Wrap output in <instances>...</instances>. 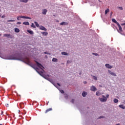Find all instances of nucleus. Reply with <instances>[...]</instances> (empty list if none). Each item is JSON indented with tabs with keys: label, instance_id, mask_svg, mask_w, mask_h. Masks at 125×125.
<instances>
[{
	"label": "nucleus",
	"instance_id": "1",
	"mask_svg": "<svg viewBox=\"0 0 125 125\" xmlns=\"http://www.w3.org/2000/svg\"><path fill=\"white\" fill-rule=\"evenodd\" d=\"M20 18H23V19H29V20H32V18L24 16H18L17 17V20H20Z\"/></svg>",
	"mask_w": 125,
	"mask_h": 125
},
{
	"label": "nucleus",
	"instance_id": "2",
	"mask_svg": "<svg viewBox=\"0 0 125 125\" xmlns=\"http://www.w3.org/2000/svg\"><path fill=\"white\" fill-rule=\"evenodd\" d=\"M103 98H99V100L101 102H106L107 101V98L104 95H103Z\"/></svg>",
	"mask_w": 125,
	"mask_h": 125
},
{
	"label": "nucleus",
	"instance_id": "3",
	"mask_svg": "<svg viewBox=\"0 0 125 125\" xmlns=\"http://www.w3.org/2000/svg\"><path fill=\"white\" fill-rule=\"evenodd\" d=\"M36 63L38 66V67H39V68H40L42 70V71H43V69H42V68H44L43 66H42V64L40 63L39 62H36Z\"/></svg>",
	"mask_w": 125,
	"mask_h": 125
},
{
	"label": "nucleus",
	"instance_id": "4",
	"mask_svg": "<svg viewBox=\"0 0 125 125\" xmlns=\"http://www.w3.org/2000/svg\"><path fill=\"white\" fill-rule=\"evenodd\" d=\"M90 90H91V91H96V90H97V88H96V87H95V86L92 85L90 87Z\"/></svg>",
	"mask_w": 125,
	"mask_h": 125
},
{
	"label": "nucleus",
	"instance_id": "5",
	"mask_svg": "<svg viewBox=\"0 0 125 125\" xmlns=\"http://www.w3.org/2000/svg\"><path fill=\"white\" fill-rule=\"evenodd\" d=\"M108 72L111 76H114V77H117V75H116V73L111 71V70H108Z\"/></svg>",
	"mask_w": 125,
	"mask_h": 125
},
{
	"label": "nucleus",
	"instance_id": "6",
	"mask_svg": "<svg viewBox=\"0 0 125 125\" xmlns=\"http://www.w3.org/2000/svg\"><path fill=\"white\" fill-rule=\"evenodd\" d=\"M105 66L106 67V68H107V69H112V68H113V66H111V65H110L109 64H105Z\"/></svg>",
	"mask_w": 125,
	"mask_h": 125
},
{
	"label": "nucleus",
	"instance_id": "7",
	"mask_svg": "<svg viewBox=\"0 0 125 125\" xmlns=\"http://www.w3.org/2000/svg\"><path fill=\"white\" fill-rule=\"evenodd\" d=\"M25 63L27 64V65H31V62H30V60L28 58H26L25 60Z\"/></svg>",
	"mask_w": 125,
	"mask_h": 125
},
{
	"label": "nucleus",
	"instance_id": "8",
	"mask_svg": "<svg viewBox=\"0 0 125 125\" xmlns=\"http://www.w3.org/2000/svg\"><path fill=\"white\" fill-rule=\"evenodd\" d=\"M3 36L7 37V38H10V39H12V36H11V35L10 34H4Z\"/></svg>",
	"mask_w": 125,
	"mask_h": 125
},
{
	"label": "nucleus",
	"instance_id": "9",
	"mask_svg": "<svg viewBox=\"0 0 125 125\" xmlns=\"http://www.w3.org/2000/svg\"><path fill=\"white\" fill-rule=\"evenodd\" d=\"M47 12V10L46 9H44L42 10V14L45 15Z\"/></svg>",
	"mask_w": 125,
	"mask_h": 125
},
{
	"label": "nucleus",
	"instance_id": "10",
	"mask_svg": "<svg viewBox=\"0 0 125 125\" xmlns=\"http://www.w3.org/2000/svg\"><path fill=\"white\" fill-rule=\"evenodd\" d=\"M40 29V30H42V31H47V29L43 26H41Z\"/></svg>",
	"mask_w": 125,
	"mask_h": 125
},
{
	"label": "nucleus",
	"instance_id": "11",
	"mask_svg": "<svg viewBox=\"0 0 125 125\" xmlns=\"http://www.w3.org/2000/svg\"><path fill=\"white\" fill-rule=\"evenodd\" d=\"M60 24L62 26H65L66 25H68V23H67L66 22H65V21H63V22L60 23Z\"/></svg>",
	"mask_w": 125,
	"mask_h": 125
},
{
	"label": "nucleus",
	"instance_id": "12",
	"mask_svg": "<svg viewBox=\"0 0 125 125\" xmlns=\"http://www.w3.org/2000/svg\"><path fill=\"white\" fill-rule=\"evenodd\" d=\"M117 26H118L119 31H120V32H123V28H122V26H121V25H120V23L117 24Z\"/></svg>",
	"mask_w": 125,
	"mask_h": 125
},
{
	"label": "nucleus",
	"instance_id": "13",
	"mask_svg": "<svg viewBox=\"0 0 125 125\" xmlns=\"http://www.w3.org/2000/svg\"><path fill=\"white\" fill-rule=\"evenodd\" d=\"M20 2H24L25 3H27L28 1H29V0H19Z\"/></svg>",
	"mask_w": 125,
	"mask_h": 125
},
{
	"label": "nucleus",
	"instance_id": "14",
	"mask_svg": "<svg viewBox=\"0 0 125 125\" xmlns=\"http://www.w3.org/2000/svg\"><path fill=\"white\" fill-rule=\"evenodd\" d=\"M112 22H113L114 23H115V24H117V25H118V24H119V22H118V21H116V19H112Z\"/></svg>",
	"mask_w": 125,
	"mask_h": 125
},
{
	"label": "nucleus",
	"instance_id": "15",
	"mask_svg": "<svg viewBox=\"0 0 125 125\" xmlns=\"http://www.w3.org/2000/svg\"><path fill=\"white\" fill-rule=\"evenodd\" d=\"M41 34L43 36H47V35H48V33L47 32H42Z\"/></svg>",
	"mask_w": 125,
	"mask_h": 125
},
{
	"label": "nucleus",
	"instance_id": "16",
	"mask_svg": "<svg viewBox=\"0 0 125 125\" xmlns=\"http://www.w3.org/2000/svg\"><path fill=\"white\" fill-rule=\"evenodd\" d=\"M23 25H26V26H29L30 25V23L28 21H24L23 22Z\"/></svg>",
	"mask_w": 125,
	"mask_h": 125
},
{
	"label": "nucleus",
	"instance_id": "17",
	"mask_svg": "<svg viewBox=\"0 0 125 125\" xmlns=\"http://www.w3.org/2000/svg\"><path fill=\"white\" fill-rule=\"evenodd\" d=\"M49 111H52V108H50L49 109H47L45 111V114H46L47 113H48V112H49Z\"/></svg>",
	"mask_w": 125,
	"mask_h": 125
},
{
	"label": "nucleus",
	"instance_id": "18",
	"mask_svg": "<svg viewBox=\"0 0 125 125\" xmlns=\"http://www.w3.org/2000/svg\"><path fill=\"white\" fill-rule=\"evenodd\" d=\"M27 32L30 34V35H34V32H33V31L27 30Z\"/></svg>",
	"mask_w": 125,
	"mask_h": 125
},
{
	"label": "nucleus",
	"instance_id": "19",
	"mask_svg": "<svg viewBox=\"0 0 125 125\" xmlns=\"http://www.w3.org/2000/svg\"><path fill=\"white\" fill-rule=\"evenodd\" d=\"M87 94V93L85 92H83L82 93V96H83V97H85V96H86V95Z\"/></svg>",
	"mask_w": 125,
	"mask_h": 125
},
{
	"label": "nucleus",
	"instance_id": "20",
	"mask_svg": "<svg viewBox=\"0 0 125 125\" xmlns=\"http://www.w3.org/2000/svg\"><path fill=\"white\" fill-rule=\"evenodd\" d=\"M15 32H16V33H19V32H20V30L16 27L15 28Z\"/></svg>",
	"mask_w": 125,
	"mask_h": 125
},
{
	"label": "nucleus",
	"instance_id": "21",
	"mask_svg": "<svg viewBox=\"0 0 125 125\" xmlns=\"http://www.w3.org/2000/svg\"><path fill=\"white\" fill-rule=\"evenodd\" d=\"M34 23H35L36 27H37L38 28H40V24H39V23H38V22L35 21Z\"/></svg>",
	"mask_w": 125,
	"mask_h": 125
},
{
	"label": "nucleus",
	"instance_id": "22",
	"mask_svg": "<svg viewBox=\"0 0 125 125\" xmlns=\"http://www.w3.org/2000/svg\"><path fill=\"white\" fill-rule=\"evenodd\" d=\"M119 107H120V108H122V109H123V110H125V106H124V105H123V104L119 105Z\"/></svg>",
	"mask_w": 125,
	"mask_h": 125
},
{
	"label": "nucleus",
	"instance_id": "23",
	"mask_svg": "<svg viewBox=\"0 0 125 125\" xmlns=\"http://www.w3.org/2000/svg\"><path fill=\"white\" fill-rule=\"evenodd\" d=\"M52 61L53 62H57V61H58V59L53 58L52 59Z\"/></svg>",
	"mask_w": 125,
	"mask_h": 125
},
{
	"label": "nucleus",
	"instance_id": "24",
	"mask_svg": "<svg viewBox=\"0 0 125 125\" xmlns=\"http://www.w3.org/2000/svg\"><path fill=\"white\" fill-rule=\"evenodd\" d=\"M96 95H97V96H99L101 95V93H100V92H99V91H97L96 93Z\"/></svg>",
	"mask_w": 125,
	"mask_h": 125
},
{
	"label": "nucleus",
	"instance_id": "25",
	"mask_svg": "<svg viewBox=\"0 0 125 125\" xmlns=\"http://www.w3.org/2000/svg\"><path fill=\"white\" fill-rule=\"evenodd\" d=\"M113 101L114 103H118L119 102V100L117 99H114Z\"/></svg>",
	"mask_w": 125,
	"mask_h": 125
},
{
	"label": "nucleus",
	"instance_id": "26",
	"mask_svg": "<svg viewBox=\"0 0 125 125\" xmlns=\"http://www.w3.org/2000/svg\"><path fill=\"white\" fill-rule=\"evenodd\" d=\"M109 11H110V9H107L106 10H105V14H107L108 13V12H109Z\"/></svg>",
	"mask_w": 125,
	"mask_h": 125
},
{
	"label": "nucleus",
	"instance_id": "27",
	"mask_svg": "<svg viewBox=\"0 0 125 125\" xmlns=\"http://www.w3.org/2000/svg\"><path fill=\"white\" fill-rule=\"evenodd\" d=\"M62 55H68V53L65 52H62Z\"/></svg>",
	"mask_w": 125,
	"mask_h": 125
},
{
	"label": "nucleus",
	"instance_id": "28",
	"mask_svg": "<svg viewBox=\"0 0 125 125\" xmlns=\"http://www.w3.org/2000/svg\"><path fill=\"white\" fill-rule=\"evenodd\" d=\"M32 28H36V25L34 24V23H31Z\"/></svg>",
	"mask_w": 125,
	"mask_h": 125
},
{
	"label": "nucleus",
	"instance_id": "29",
	"mask_svg": "<svg viewBox=\"0 0 125 125\" xmlns=\"http://www.w3.org/2000/svg\"><path fill=\"white\" fill-rule=\"evenodd\" d=\"M7 22H15V20H8Z\"/></svg>",
	"mask_w": 125,
	"mask_h": 125
},
{
	"label": "nucleus",
	"instance_id": "30",
	"mask_svg": "<svg viewBox=\"0 0 125 125\" xmlns=\"http://www.w3.org/2000/svg\"><path fill=\"white\" fill-rule=\"evenodd\" d=\"M93 80H95V81H97V77L95 76H93Z\"/></svg>",
	"mask_w": 125,
	"mask_h": 125
},
{
	"label": "nucleus",
	"instance_id": "31",
	"mask_svg": "<svg viewBox=\"0 0 125 125\" xmlns=\"http://www.w3.org/2000/svg\"><path fill=\"white\" fill-rule=\"evenodd\" d=\"M93 55H95V56H98V54L96 53H92Z\"/></svg>",
	"mask_w": 125,
	"mask_h": 125
},
{
	"label": "nucleus",
	"instance_id": "32",
	"mask_svg": "<svg viewBox=\"0 0 125 125\" xmlns=\"http://www.w3.org/2000/svg\"><path fill=\"white\" fill-rule=\"evenodd\" d=\"M35 70L37 71V72H38V73H39V74H41V73H40L39 72V68H35Z\"/></svg>",
	"mask_w": 125,
	"mask_h": 125
},
{
	"label": "nucleus",
	"instance_id": "33",
	"mask_svg": "<svg viewBox=\"0 0 125 125\" xmlns=\"http://www.w3.org/2000/svg\"><path fill=\"white\" fill-rule=\"evenodd\" d=\"M118 8L120 9V10H123V7H118Z\"/></svg>",
	"mask_w": 125,
	"mask_h": 125
},
{
	"label": "nucleus",
	"instance_id": "34",
	"mask_svg": "<svg viewBox=\"0 0 125 125\" xmlns=\"http://www.w3.org/2000/svg\"><path fill=\"white\" fill-rule=\"evenodd\" d=\"M71 103H74V102H75V100L74 99L71 100Z\"/></svg>",
	"mask_w": 125,
	"mask_h": 125
},
{
	"label": "nucleus",
	"instance_id": "35",
	"mask_svg": "<svg viewBox=\"0 0 125 125\" xmlns=\"http://www.w3.org/2000/svg\"><path fill=\"white\" fill-rule=\"evenodd\" d=\"M121 26H125V22L121 24Z\"/></svg>",
	"mask_w": 125,
	"mask_h": 125
},
{
	"label": "nucleus",
	"instance_id": "36",
	"mask_svg": "<svg viewBox=\"0 0 125 125\" xmlns=\"http://www.w3.org/2000/svg\"><path fill=\"white\" fill-rule=\"evenodd\" d=\"M71 62L70 61H67V63H68V64H69L70 63H71Z\"/></svg>",
	"mask_w": 125,
	"mask_h": 125
},
{
	"label": "nucleus",
	"instance_id": "37",
	"mask_svg": "<svg viewBox=\"0 0 125 125\" xmlns=\"http://www.w3.org/2000/svg\"><path fill=\"white\" fill-rule=\"evenodd\" d=\"M17 25H20L21 24V22H17Z\"/></svg>",
	"mask_w": 125,
	"mask_h": 125
},
{
	"label": "nucleus",
	"instance_id": "38",
	"mask_svg": "<svg viewBox=\"0 0 125 125\" xmlns=\"http://www.w3.org/2000/svg\"><path fill=\"white\" fill-rule=\"evenodd\" d=\"M60 92H61V93H64V90H61Z\"/></svg>",
	"mask_w": 125,
	"mask_h": 125
},
{
	"label": "nucleus",
	"instance_id": "39",
	"mask_svg": "<svg viewBox=\"0 0 125 125\" xmlns=\"http://www.w3.org/2000/svg\"><path fill=\"white\" fill-rule=\"evenodd\" d=\"M5 106L6 107H9V105L8 104H6Z\"/></svg>",
	"mask_w": 125,
	"mask_h": 125
},
{
	"label": "nucleus",
	"instance_id": "40",
	"mask_svg": "<svg viewBox=\"0 0 125 125\" xmlns=\"http://www.w3.org/2000/svg\"><path fill=\"white\" fill-rule=\"evenodd\" d=\"M44 54H50L47 53V52H44Z\"/></svg>",
	"mask_w": 125,
	"mask_h": 125
},
{
	"label": "nucleus",
	"instance_id": "41",
	"mask_svg": "<svg viewBox=\"0 0 125 125\" xmlns=\"http://www.w3.org/2000/svg\"><path fill=\"white\" fill-rule=\"evenodd\" d=\"M106 98H109V95H108V94L106 95Z\"/></svg>",
	"mask_w": 125,
	"mask_h": 125
},
{
	"label": "nucleus",
	"instance_id": "42",
	"mask_svg": "<svg viewBox=\"0 0 125 125\" xmlns=\"http://www.w3.org/2000/svg\"><path fill=\"white\" fill-rule=\"evenodd\" d=\"M5 17V15H2L1 16V18H4Z\"/></svg>",
	"mask_w": 125,
	"mask_h": 125
},
{
	"label": "nucleus",
	"instance_id": "43",
	"mask_svg": "<svg viewBox=\"0 0 125 125\" xmlns=\"http://www.w3.org/2000/svg\"><path fill=\"white\" fill-rule=\"evenodd\" d=\"M83 83H84V84H86L87 82L85 81V82H83Z\"/></svg>",
	"mask_w": 125,
	"mask_h": 125
},
{
	"label": "nucleus",
	"instance_id": "44",
	"mask_svg": "<svg viewBox=\"0 0 125 125\" xmlns=\"http://www.w3.org/2000/svg\"><path fill=\"white\" fill-rule=\"evenodd\" d=\"M43 78H44V79H46V80H47V78H46V76H44Z\"/></svg>",
	"mask_w": 125,
	"mask_h": 125
},
{
	"label": "nucleus",
	"instance_id": "45",
	"mask_svg": "<svg viewBox=\"0 0 125 125\" xmlns=\"http://www.w3.org/2000/svg\"><path fill=\"white\" fill-rule=\"evenodd\" d=\"M57 85H59V86H60V84L59 83H57Z\"/></svg>",
	"mask_w": 125,
	"mask_h": 125
},
{
	"label": "nucleus",
	"instance_id": "46",
	"mask_svg": "<svg viewBox=\"0 0 125 125\" xmlns=\"http://www.w3.org/2000/svg\"><path fill=\"white\" fill-rule=\"evenodd\" d=\"M65 98H68V95H66V96H65Z\"/></svg>",
	"mask_w": 125,
	"mask_h": 125
},
{
	"label": "nucleus",
	"instance_id": "47",
	"mask_svg": "<svg viewBox=\"0 0 125 125\" xmlns=\"http://www.w3.org/2000/svg\"><path fill=\"white\" fill-rule=\"evenodd\" d=\"M1 115H3V111H1Z\"/></svg>",
	"mask_w": 125,
	"mask_h": 125
},
{
	"label": "nucleus",
	"instance_id": "48",
	"mask_svg": "<svg viewBox=\"0 0 125 125\" xmlns=\"http://www.w3.org/2000/svg\"><path fill=\"white\" fill-rule=\"evenodd\" d=\"M101 118H103V117L100 116V117L99 118V119H101Z\"/></svg>",
	"mask_w": 125,
	"mask_h": 125
},
{
	"label": "nucleus",
	"instance_id": "49",
	"mask_svg": "<svg viewBox=\"0 0 125 125\" xmlns=\"http://www.w3.org/2000/svg\"><path fill=\"white\" fill-rule=\"evenodd\" d=\"M41 74H43V72L42 71L41 72Z\"/></svg>",
	"mask_w": 125,
	"mask_h": 125
},
{
	"label": "nucleus",
	"instance_id": "50",
	"mask_svg": "<svg viewBox=\"0 0 125 125\" xmlns=\"http://www.w3.org/2000/svg\"><path fill=\"white\" fill-rule=\"evenodd\" d=\"M112 14H113V12H111V15H112Z\"/></svg>",
	"mask_w": 125,
	"mask_h": 125
},
{
	"label": "nucleus",
	"instance_id": "51",
	"mask_svg": "<svg viewBox=\"0 0 125 125\" xmlns=\"http://www.w3.org/2000/svg\"><path fill=\"white\" fill-rule=\"evenodd\" d=\"M1 17V14H0V17Z\"/></svg>",
	"mask_w": 125,
	"mask_h": 125
},
{
	"label": "nucleus",
	"instance_id": "52",
	"mask_svg": "<svg viewBox=\"0 0 125 125\" xmlns=\"http://www.w3.org/2000/svg\"><path fill=\"white\" fill-rule=\"evenodd\" d=\"M56 22H59V21H57Z\"/></svg>",
	"mask_w": 125,
	"mask_h": 125
},
{
	"label": "nucleus",
	"instance_id": "53",
	"mask_svg": "<svg viewBox=\"0 0 125 125\" xmlns=\"http://www.w3.org/2000/svg\"><path fill=\"white\" fill-rule=\"evenodd\" d=\"M31 67H32V68H34V66H32V65H31Z\"/></svg>",
	"mask_w": 125,
	"mask_h": 125
},
{
	"label": "nucleus",
	"instance_id": "54",
	"mask_svg": "<svg viewBox=\"0 0 125 125\" xmlns=\"http://www.w3.org/2000/svg\"><path fill=\"white\" fill-rule=\"evenodd\" d=\"M99 0V1H100V0Z\"/></svg>",
	"mask_w": 125,
	"mask_h": 125
},
{
	"label": "nucleus",
	"instance_id": "55",
	"mask_svg": "<svg viewBox=\"0 0 125 125\" xmlns=\"http://www.w3.org/2000/svg\"><path fill=\"white\" fill-rule=\"evenodd\" d=\"M47 76H48V77H49V75H47Z\"/></svg>",
	"mask_w": 125,
	"mask_h": 125
},
{
	"label": "nucleus",
	"instance_id": "56",
	"mask_svg": "<svg viewBox=\"0 0 125 125\" xmlns=\"http://www.w3.org/2000/svg\"><path fill=\"white\" fill-rule=\"evenodd\" d=\"M0 36H1V34H0Z\"/></svg>",
	"mask_w": 125,
	"mask_h": 125
}]
</instances>
